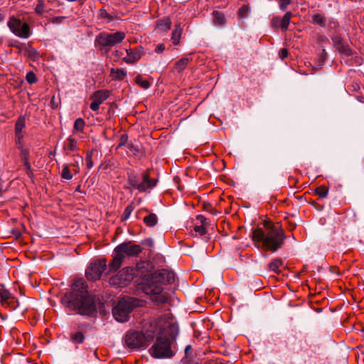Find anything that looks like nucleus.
I'll return each mask as SVG.
<instances>
[{
  "mask_svg": "<svg viewBox=\"0 0 364 364\" xmlns=\"http://www.w3.org/2000/svg\"><path fill=\"white\" fill-rule=\"evenodd\" d=\"M61 303L69 310L75 311L82 316H92L97 313L94 298L88 292L87 286L82 279L74 282L71 290L62 296Z\"/></svg>",
  "mask_w": 364,
  "mask_h": 364,
  "instance_id": "obj_1",
  "label": "nucleus"
},
{
  "mask_svg": "<svg viewBox=\"0 0 364 364\" xmlns=\"http://www.w3.org/2000/svg\"><path fill=\"white\" fill-rule=\"evenodd\" d=\"M175 280L174 273L166 269L156 271L145 274L138 279L136 282L139 288L147 295H150L153 301L159 304L168 303L170 301V294L164 290L163 286L171 284Z\"/></svg>",
  "mask_w": 364,
  "mask_h": 364,
  "instance_id": "obj_2",
  "label": "nucleus"
},
{
  "mask_svg": "<svg viewBox=\"0 0 364 364\" xmlns=\"http://www.w3.org/2000/svg\"><path fill=\"white\" fill-rule=\"evenodd\" d=\"M178 333L177 326L167 323L161 318L155 320L151 341L154 343L149 349L151 355L155 358H171L174 355L171 347V341L176 338Z\"/></svg>",
  "mask_w": 364,
  "mask_h": 364,
  "instance_id": "obj_3",
  "label": "nucleus"
},
{
  "mask_svg": "<svg viewBox=\"0 0 364 364\" xmlns=\"http://www.w3.org/2000/svg\"><path fill=\"white\" fill-rule=\"evenodd\" d=\"M252 239L257 247H259L257 243L262 242L265 250L274 252L282 247L286 236L279 226L272 225L267 232L260 228L255 229L252 234Z\"/></svg>",
  "mask_w": 364,
  "mask_h": 364,
  "instance_id": "obj_4",
  "label": "nucleus"
},
{
  "mask_svg": "<svg viewBox=\"0 0 364 364\" xmlns=\"http://www.w3.org/2000/svg\"><path fill=\"white\" fill-rule=\"evenodd\" d=\"M155 321L149 323L145 333L136 331H128L124 336L125 345L131 349H139L153 341L152 331Z\"/></svg>",
  "mask_w": 364,
  "mask_h": 364,
  "instance_id": "obj_5",
  "label": "nucleus"
},
{
  "mask_svg": "<svg viewBox=\"0 0 364 364\" xmlns=\"http://www.w3.org/2000/svg\"><path fill=\"white\" fill-rule=\"evenodd\" d=\"M126 34L123 31H117L115 33L101 32L95 39V46L100 50L104 48L109 49L119 43L125 38Z\"/></svg>",
  "mask_w": 364,
  "mask_h": 364,
  "instance_id": "obj_6",
  "label": "nucleus"
},
{
  "mask_svg": "<svg viewBox=\"0 0 364 364\" xmlns=\"http://www.w3.org/2000/svg\"><path fill=\"white\" fill-rule=\"evenodd\" d=\"M137 300L133 298L122 299L112 309L114 318L119 322H126L129 318V314L137 305Z\"/></svg>",
  "mask_w": 364,
  "mask_h": 364,
  "instance_id": "obj_7",
  "label": "nucleus"
},
{
  "mask_svg": "<svg viewBox=\"0 0 364 364\" xmlns=\"http://www.w3.org/2000/svg\"><path fill=\"white\" fill-rule=\"evenodd\" d=\"M7 25L11 31L21 38H28L32 33L28 23L14 16L10 17Z\"/></svg>",
  "mask_w": 364,
  "mask_h": 364,
  "instance_id": "obj_8",
  "label": "nucleus"
},
{
  "mask_svg": "<svg viewBox=\"0 0 364 364\" xmlns=\"http://www.w3.org/2000/svg\"><path fill=\"white\" fill-rule=\"evenodd\" d=\"M107 264L105 259H98L90 263L85 272L86 277L90 281H97L100 279L102 272L106 269Z\"/></svg>",
  "mask_w": 364,
  "mask_h": 364,
  "instance_id": "obj_9",
  "label": "nucleus"
},
{
  "mask_svg": "<svg viewBox=\"0 0 364 364\" xmlns=\"http://www.w3.org/2000/svg\"><path fill=\"white\" fill-rule=\"evenodd\" d=\"M142 252L140 245L133 244L131 241L123 242L114 249V252H119L120 255L128 257L138 256Z\"/></svg>",
  "mask_w": 364,
  "mask_h": 364,
  "instance_id": "obj_10",
  "label": "nucleus"
},
{
  "mask_svg": "<svg viewBox=\"0 0 364 364\" xmlns=\"http://www.w3.org/2000/svg\"><path fill=\"white\" fill-rule=\"evenodd\" d=\"M135 269L132 267L123 268L115 276L110 279V283L113 284H118L119 286H126L134 279Z\"/></svg>",
  "mask_w": 364,
  "mask_h": 364,
  "instance_id": "obj_11",
  "label": "nucleus"
},
{
  "mask_svg": "<svg viewBox=\"0 0 364 364\" xmlns=\"http://www.w3.org/2000/svg\"><path fill=\"white\" fill-rule=\"evenodd\" d=\"M333 42V47L341 54L346 56H351L353 55V51L349 45L343 41V39L338 35H333L331 37Z\"/></svg>",
  "mask_w": 364,
  "mask_h": 364,
  "instance_id": "obj_12",
  "label": "nucleus"
},
{
  "mask_svg": "<svg viewBox=\"0 0 364 364\" xmlns=\"http://www.w3.org/2000/svg\"><path fill=\"white\" fill-rule=\"evenodd\" d=\"M109 96V91L107 90H100L95 91L90 97L93 100L90 104V109L97 112L99 109L100 105L106 100Z\"/></svg>",
  "mask_w": 364,
  "mask_h": 364,
  "instance_id": "obj_13",
  "label": "nucleus"
},
{
  "mask_svg": "<svg viewBox=\"0 0 364 364\" xmlns=\"http://www.w3.org/2000/svg\"><path fill=\"white\" fill-rule=\"evenodd\" d=\"M17 48L21 53L32 61H36L40 58L38 51L30 45L21 43Z\"/></svg>",
  "mask_w": 364,
  "mask_h": 364,
  "instance_id": "obj_14",
  "label": "nucleus"
},
{
  "mask_svg": "<svg viewBox=\"0 0 364 364\" xmlns=\"http://www.w3.org/2000/svg\"><path fill=\"white\" fill-rule=\"evenodd\" d=\"M191 61H192L191 54L186 55L175 63L173 71L181 73L187 68Z\"/></svg>",
  "mask_w": 364,
  "mask_h": 364,
  "instance_id": "obj_15",
  "label": "nucleus"
},
{
  "mask_svg": "<svg viewBox=\"0 0 364 364\" xmlns=\"http://www.w3.org/2000/svg\"><path fill=\"white\" fill-rule=\"evenodd\" d=\"M26 127L25 116H20L15 124V136L18 142L23 139L22 131Z\"/></svg>",
  "mask_w": 364,
  "mask_h": 364,
  "instance_id": "obj_16",
  "label": "nucleus"
},
{
  "mask_svg": "<svg viewBox=\"0 0 364 364\" xmlns=\"http://www.w3.org/2000/svg\"><path fill=\"white\" fill-rule=\"evenodd\" d=\"M127 56L123 58V60L129 64H133L141 58V52L132 48L126 50Z\"/></svg>",
  "mask_w": 364,
  "mask_h": 364,
  "instance_id": "obj_17",
  "label": "nucleus"
},
{
  "mask_svg": "<svg viewBox=\"0 0 364 364\" xmlns=\"http://www.w3.org/2000/svg\"><path fill=\"white\" fill-rule=\"evenodd\" d=\"M1 304L3 306H11L13 309H16L17 306L14 305L16 301V298L12 296L9 290L4 289L1 293Z\"/></svg>",
  "mask_w": 364,
  "mask_h": 364,
  "instance_id": "obj_18",
  "label": "nucleus"
},
{
  "mask_svg": "<svg viewBox=\"0 0 364 364\" xmlns=\"http://www.w3.org/2000/svg\"><path fill=\"white\" fill-rule=\"evenodd\" d=\"M124 259V256L120 255L119 252H114V256L111 262L108 264L109 271L108 272H116L118 270Z\"/></svg>",
  "mask_w": 364,
  "mask_h": 364,
  "instance_id": "obj_19",
  "label": "nucleus"
},
{
  "mask_svg": "<svg viewBox=\"0 0 364 364\" xmlns=\"http://www.w3.org/2000/svg\"><path fill=\"white\" fill-rule=\"evenodd\" d=\"M157 179H151L149 174V171L144 172L142 175V182L141 184L144 185V191L147 189L153 188L157 183Z\"/></svg>",
  "mask_w": 364,
  "mask_h": 364,
  "instance_id": "obj_20",
  "label": "nucleus"
},
{
  "mask_svg": "<svg viewBox=\"0 0 364 364\" xmlns=\"http://www.w3.org/2000/svg\"><path fill=\"white\" fill-rule=\"evenodd\" d=\"M213 21L215 26H223L226 23V18L223 13L219 11H213L212 13Z\"/></svg>",
  "mask_w": 364,
  "mask_h": 364,
  "instance_id": "obj_21",
  "label": "nucleus"
},
{
  "mask_svg": "<svg viewBox=\"0 0 364 364\" xmlns=\"http://www.w3.org/2000/svg\"><path fill=\"white\" fill-rule=\"evenodd\" d=\"M128 183L131 186L135 188L136 189L139 190V191H141V192L144 191V185L140 183L139 180L136 175H134L133 173L129 174L128 176Z\"/></svg>",
  "mask_w": 364,
  "mask_h": 364,
  "instance_id": "obj_22",
  "label": "nucleus"
},
{
  "mask_svg": "<svg viewBox=\"0 0 364 364\" xmlns=\"http://www.w3.org/2000/svg\"><path fill=\"white\" fill-rule=\"evenodd\" d=\"M127 75V72L123 69L119 68H111L110 76L113 80H122Z\"/></svg>",
  "mask_w": 364,
  "mask_h": 364,
  "instance_id": "obj_23",
  "label": "nucleus"
},
{
  "mask_svg": "<svg viewBox=\"0 0 364 364\" xmlns=\"http://www.w3.org/2000/svg\"><path fill=\"white\" fill-rule=\"evenodd\" d=\"M64 149L67 155H69L72 151L77 150V141L72 136H70L68 139V142L64 146Z\"/></svg>",
  "mask_w": 364,
  "mask_h": 364,
  "instance_id": "obj_24",
  "label": "nucleus"
},
{
  "mask_svg": "<svg viewBox=\"0 0 364 364\" xmlns=\"http://www.w3.org/2000/svg\"><path fill=\"white\" fill-rule=\"evenodd\" d=\"M183 29L180 24L176 26L174 30L172 32L171 40L173 45L176 46L180 43V39L181 37Z\"/></svg>",
  "mask_w": 364,
  "mask_h": 364,
  "instance_id": "obj_25",
  "label": "nucleus"
},
{
  "mask_svg": "<svg viewBox=\"0 0 364 364\" xmlns=\"http://www.w3.org/2000/svg\"><path fill=\"white\" fill-rule=\"evenodd\" d=\"M283 262L279 258L274 259L269 264V269L270 271H272L275 273H279L280 272V267L282 265Z\"/></svg>",
  "mask_w": 364,
  "mask_h": 364,
  "instance_id": "obj_26",
  "label": "nucleus"
},
{
  "mask_svg": "<svg viewBox=\"0 0 364 364\" xmlns=\"http://www.w3.org/2000/svg\"><path fill=\"white\" fill-rule=\"evenodd\" d=\"M171 25V20L168 18L160 19L157 22V28L159 30L165 31L170 29Z\"/></svg>",
  "mask_w": 364,
  "mask_h": 364,
  "instance_id": "obj_27",
  "label": "nucleus"
},
{
  "mask_svg": "<svg viewBox=\"0 0 364 364\" xmlns=\"http://www.w3.org/2000/svg\"><path fill=\"white\" fill-rule=\"evenodd\" d=\"M293 16V14L290 11H287L282 18H281V28L282 31H286L288 29L291 18Z\"/></svg>",
  "mask_w": 364,
  "mask_h": 364,
  "instance_id": "obj_28",
  "label": "nucleus"
},
{
  "mask_svg": "<svg viewBox=\"0 0 364 364\" xmlns=\"http://www.w3.org/2000/svg\"><path fill=\"white\" fill-rule=\"evenodd\" d=\"M144 223L148 227H153L156 225L158 222V218L156 214L150 213L147 216L144 218Z\"/></svg>",
  "mask_w": 364,
  "mask_h": 364,
  "instance_id": "obj_29",
  "label": "nucleus"
},
{
  "mask_svg": "<svg viewBox=\"0 0 364 364\" xmlns=\"http://www.w3.org/2000/svg\"><path fill=\"white\" fill-rule=\"evenodd\" d=\"M312 22L314 24L321 26V27L326 26V17L321 14H316L312 16Z\"/></svg>",
  "mask_w": 364,
  "mask_h": 364,
  "instance_id": "obj_30",
  "label": "nucleus"
},
{
  "mask_svg": "<svg viewBox=\"0 0 364 364\" xmlns=\"http://www.w3.org/2000/svg\"><path fill=\"white\" fill-rule=\"evenodd\" d=\"M98 18L106 20L107 23H109L113 21V17L109 14L105 9H100L98 11Z\"/></svg>",
  "mask_w": 364,
  "mask_h": 364,
  "instance_id": "obj_31",
  "label": "nucleus"
},
{
  "mask_svg": "<svg viewBox=\"0 0 364 364\" xmlns=\"http://www.w3.org/2000/svg\"><path fill=\"white\" fill-rule=\"evenodd\" d=\"M250 12V7L248 5H242L237 11V16L241 18H245Z\"/></svg>",
  "mask_w": 364,
  "mask_h": 364,
  "instance_id": "obj_32",
  "label": "nucleus"
},
{
  "mask_svg": "<svg viewBox=\"0 0 364 364\" xmlns=\"http://www.w3.org/2000/svg\"><path fill=\"white\" fill-rule=\"evenodd\" d=\"M136 83L144 89H148L150 87V83L148 80L144 79L141 75H137L135 77Z\"/></svg>",
  "mask_w": 364,
  "mask_h": 364,
  "instance_id": "obj_33",
  "label": "nucleus"
},
{
  "mask_svg": "<svg viewBox=\"0 0 364 364\" xmlns=\"http://www.w3.org/2000/svg\"><path fill=\"white\" fill-rule=\"evenodd\" d=\"M84 340L85 336L82 332H77L71 335V341L75 343H82Z\"/></svg>",
  "mask_w": 364,
  "mask_h": 364,
  "instance_id": "obj_34",
  "label": "nucleus"
},
{
  "mask_svg": "<svg viewBox=\"0 0 364 364\" xmlns=\"http://www.w3.org/2000/svg\"><path fill=\"white\" fill-rule=\"evenodd\" d=\"M61 177L65 180H71L73 178V174L70 171L68 165L65 164L63 166Z\"/></svg>",
  "mask_w": 364,
  "mask_h": 364,
  "instance_id": "obj_35",
  "label": "nucleus"
},
{
  "mask_svg": "<svg viewBox=\"0 0 364 364\" xmlns=\"http://www.w3.org/2000/svg\"><path fill=\"white\" fill-rule=\"evenodd\" d=\"M315 193L320 198H326L328 195V189L324 186H320L316 188Z\"/></svg>",
  "mask_w": 364,
  "mask_h": 364,
  "instance_id": "obj_36",
  "label": "nucleus"
},
{
  "mask_svg": "<svg viewBox=\"0 0 364 364\" xmlns=\"http://www.w3.org/2000/svg\"><path fill=\"white\" fill-rule=\"evenodd\" d=\"M85 124V123L83 119L77 118L74 122L73 129L75 131L82 132L83 130Z\"/></svg>",
  "mask_w": 364,
  "mask_h": 364,
  "instance_id": "obj_37",
  "label": "nucleus"
},
{
  "mask_svg": "<svg viewBox=\"0 0 364 364\" xmlns=\"http://www.w3.org/2000/svg\"><path fill=\"white\" fill-rule=\"evenodd\" d=\"M134 208L132 204L127 205L122 213V220H127L134 210Z\"/></svg>",
  "mask_w": 364,
  "mask_h": 364,
  "instance_id": "obj_38",
  "label": "nucleus"
},
{
  "mask_svg": "<svg viewBox=\"0 0 364 364\" xmlns=\"http://www.w3.org/2000/svg\"><path fill=\"white\" fill-rule=\"evenodd\" d=\"M127 144H128V135L126 134H123L119 137V141L118 145L117 146V149H119Z\"/></svg>",
  "mask_w": 364,
  "mask_h": 364,
  "instance_id": "obj_39",
  "label": "nucleus"
},
{
  "mask_svg": "<svg viewBox=\"0 0 364 364\" xmlns=\"http://www.w3.org/2000/svg\"><path fill=\"white\" fill-rule=\"evenodd\" d=\"M26 80L29 84H33L37 81V77L35 73L32 71H30L26 75Z\"/></svg>",
  "mask_w": 364,
  "mask_h": 364,
  "instance_id": "obj_40",
  "label": "nucleus"
},
{
  "mask_svg": "<svg viewBox=\"0 0 364 364\" xmlns=\"http://www.w3.org/2000/svg\"><path fill=\"white\" fill-rule=\"evenodd\" d=\"M194 230L196 233H198L200 235H204L207 232L205 226H204L203 225L195 226Z\"/></svg>",
  "mask_w": 364,
  "mask_h": 364,
  "instance_id": "obj_41",
  "label": "nucleus"
},
{
  "mask_svg": "<svg viewBox=\"0 0 364 364\" xmlns=\"http://www.w3.org/2000/svg\"><path fill=\"white\" fill-rule=\"evenodd\" d=\"M92 151L88 152L86 156L87 168L88 169L91 168L93 166V162L92 160Z\"/></svg>",
  "mask_w": 364,
  "mask_h": 364,
  "instance_id": "obj_42",
  "label": "nucleus"
},
{
  "mask_svg": "<svg viewBox=\"0 0 364 364\" xmlns=\"http://www.w3.org/2000/svg\"><path fill=\"white\" fill-rule=\"evenodd\" d=\"M43 7H44L43 0H38V3L35 9L36 12L37 14H42L44 11Z\"/></svg>",
  "mask_w": 364,
  "mask_h": 364,
  "instance_id": "obj_43",
  "label": "nucleus"
},
{
  "mask_svg": "<svg viewBox=\"0 0 364 364\" xmlns=\"http://www.w3.org/2000/svg\"><path fill=\"white\" fill-rule=\"evenodd\" d=\"M291 3V0H279V9L282 11H285Z\"/></svg>",
  "mask_w": 364,
  "mask_h": 364,
  "instance_id": "obj_44",
  "label": "nucleus"
},
{
  "mask_svg": "<svg viewBox=\"0 0 364 364\" xmlns=\"http://www.w3.org/2000/svg\"><path fill=\"white\" fill-rule=\"evenodd\" d=\"M23 166L26 168V173L27 175L31 177L32 176V171H31V166L29 163V160L23 161Z\"/></svg>",
  "mask_w": 364,
  "mask_h": 364,
  "instance_id": "obj_45",
  "label": "nucleus"
},
{
  "mask_svg": "<svg viewBox=\"0 0 364 364\" xmlns=\"http://www.w3.org/2000/svg\"><path fill=\"white\" fill-rule=\"evenodd\" d=\"M203 208L205 211L211 213L213 215H215L217 211L211 206L210 203H204Z\"/></svg>",
  "mask_w": 364,
  "mask_h": 364,
  "instance_id": "obj_46",
  "label": "nucleus"
},
{
  "mask_svg": "<svg viewBox=\"0 0 364 364\" xmlns=\"http://www.w3.org/2000/svg\"><path fill=\"white\" fill-rule=\"evenodd\" d=\"M21 159L22 161L29 160V151L28 149L21 150Z\"/></svg>",
  "mask_w": 364,
  "mask_h": 364,
  "instance_id": "obj_47",
  "label": "nucleus"
},
{
  "mask_svg": "<svg viewBox=\"0 0 364 364\" xmlns=\"http://www.w3.org/2000/svg\"><path fill=\"white\" fill-rule=\"evenodd\" d=\"M272 24L273 27L281 26V18L278 16L274 17L272 20Z\"/></svg>",
  "mask_w": 364,
  "mask_h": 364,
  "instance_id": "obj_48",
  "label": "nucleus"
},
{
  "mask_svg": "<svg viewBox=\"0 0 364 364\" xmlns=\"http://www.w3.org/2000/svg\"><path fill=\"white\" fill-rule=\"evenodd\" d=\"M288 54H289V52H288V50L287 48H282L281 49V50L279 51V58L283 60L285 58H287L288 56Z\"/></svg>",
  "mask_w": 364,
  "mask_h": 364,
  "instance_id": "obj_49",
  "label": "nucleus"
},
{
  "mask_svg": "<svg viewBox=\"0 0 364 364\" xmlns=\"http://www.w3.org/2000/svg\"><path fill=\"white\" fill-rule=\"evenodd\" d=\"M64 18V16H56L52 18L51 22L53 23H61Z\"/></svg>",
  "mask_w": 364,
  "mask_h": 364,
  "instance_id": "obj_50",
  "label": "nucleus"
},
{
  "mask_svg": "<svg viewBox=\"0 0 364 364\" xmlns=\"http://www.w3.org/2000/svg\"><path fill=\"white\" fill-rule=\"evenodd\" d=\"M197 219L198 220H200V222L202 223V225H203L204 226H205L207 224H208V219L206 218H205L204 216L200 215H198L197 216Z\"/></svg>",
  "mask_w": 364,
  "mask_h": 364,
  "instance_id": "obj_51",
  "label": "nucleus"
},
{
  "mask_svg": "<svg viewBox=\"0 0 364 364\" xmlns=\"http://www.w3.org/2000/svg\"><path fill=\"white\" fill-rule=\"evenodd\" d=\"M142 244L144 245H146V246H149L150 247H152L154 246V242L150 238H148V239H146L144 240L143 242H142Z\"/></svg>",
  "mask_w": 364,
  "mask_h": 364,
  "instance_id": "obj_52",
  "label": "nucleus"
},
{
  "mask_svg": "<svg viewBox=\"0 0 364 364\" xmlns=\"http://www.w3.org/2000/svg\"><path fill=\"white\" fill-rule=\"evenodd\" d=\"M127 147H128V149H129V150H131L132 151H134V153H136V152H138V151H139L138 148H136V146H134L132 142L128 143V144H127Z\"/></svg>",
  "mask_w": 364,
  "mask_h": 364,
  "instance_id": "obj_53",
  "label": "nucleus"
},
{
  "mask_svg": "<svg viewBox=\"0 0 364 364\" xmlns=\"http://www.w3.org/2000/svg\"><path fill=\"white\" fill-rule=\"evenodd\" d=\"M164 49H165V46H164V44H162V43H161V44H159V45L156 46V49H155V51H156V53H161V52H163V51L164 50Z\"/></svg>",
  "mask_w": 364,
  "mask_h": 364,
  "instance_id": "obj_54",
  "label": "nucleus"
},
{
  "mask_svg": "<svg viewBox=\"0 0 364 364\" xmlns=\"http://www.w3.org/2000/svg\"><path fill=\"white\" fill-rule=\"evenodd\" d=\"M123 55L122 52L120 50H115L114 55L117 58H120Z\"/></svg>",
  "mask_w": 364,
  "mask_h": 364,
  "instance_id": "obj_55",
  "label": "nucleus"
},
{
  "mask_svg": "<svg viewBox=\"0 0 364 364\" xmlns=\"http://www.w3.org/2000/svg\"><path fill=\"white\" fill-rule=\"evenodd\" d=\"M191 349V346H187L185 348V353L187 354L188 352Z\"/></svg>",
  "mask_w": 364,
  "mask_h": 364,
  "instance_id": "obj_56",
  "label": "nucleus"
},
{
  "mask_svg": "<svg viewBox=\"0 0 364 364\" xmlns=\"http://www.w3.org/2000/svg\"><path fill=\"white\" fill-rule=\"evenodd\" d=\"M331 270L333 273H337V268L336 267H331Z\"/></svg>",
  "mask_w": 364,
  "mask_h": 364,
  "instance_id": "obj_57",
  "label": "nucleus"
},
{
  "mask_svg": "<svg viewBox=\"0 0 364 364\" xmlns=\"http://www.w3.org/2000/svg\"><path fill=\"white\" fill-rule=\"evenodd\" d=\"M80 161H82V157L79 156V155H76L75 156Z\"/></svg>",
  "mask_w": 364,
  "mask_h": 364,
  "instance_id": "obj_58",
  "label": "nucleus"
},
{
  "mask_svg": "<svg viewBox=\"0 0 364 364\" xmlns=\"http://www.w3.org/2000/svg\"><path fill=\"white\" fill-rule=\"evenodd\" d=\"M4 19V16L0 14V21H1Z\"/></svg>",
  "mask_w": 364,
  "mask_h": 364,
  "instance_id": "obj_59",
  "label": "nucleus"
},
{
  "mask_svg": "<svg viewBox=\"0 0 364 364\" xmlns=\"http://www.w3.org/2000/svg\"><path fill=\"white\" fill-rule=\"evenodd\" d=\"M80 186H78L76 189H75V191H80Z\"/></svg>",
  "mask_w": 364,
  "mask_h": 364,
  "instance_id": "obj_60",
  "label": "nucleus"
},
{
  "mask_svg": "<svg viewBox=\"0 0 364 364\" xmlns=\"http://www.w3.org/2000/svg\"><path fill=\"white\" fill-rule=\"evenodd\" d=\"M3 193H4V192H3V191H1V190L0 189V197H1V196H2Z\"/></svg>",
  "mask_w": 364,
  "mask_h": 364,
  "instance_id": "obj_61",
  "label": "nucleus"
},
{
  "mask_svg": "<svg viewBox=\"0 0 364 364\" xmlns=\"http://www.w3.org/2000/svg\"><path fill=\"white\" fill-rule=\"evenodd\" d=\"M324 40H327V38H326V37H324V36H323V37L322 38V41H324Z\"/></svg>",
  "mask_w": 364,
  "mask_h": 364,
  "instance_id": "obj_62",
  "label": "nucleus"
},
{
  "mask_svg": "<svg viewBox=\"0 0 364 364\" xmlns=\"http://www.w3.org/2000/svg\"><path fill=\"white\" fill-rule=\"evenodd\" d=\"M75 163H78V159H76Z\"/></svg>",
  "mask_w": 364,
  "mask_h": 364,
  "instance_id": "obj_63",
  "label": "nucleus"
},
{
  "mask_svg": "<svg viewBox=\"0 0 364 364\" xmlns=\"http://www.w3.org/2000/svg\"><path fill=\"white\" fill-rule=\"evenodd\" d=\"M75 163H78V159H76Z\"/></svg>",
  "mask_w": 364,
  "mask_h": 364,
  "instance_id": "obj_64",
  "label": "nucleus"
}]
</instances>
